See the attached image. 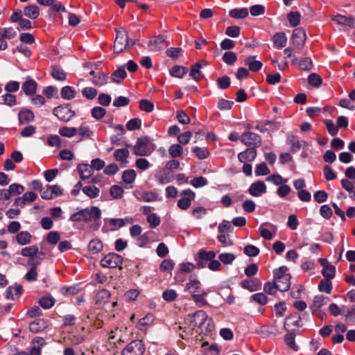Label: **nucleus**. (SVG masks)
I'll list each match as a JSON object with an SVG mask.
<instances>
[{"instance_id": "1", "label": "nucleus", "mask_w": 355, "mask_h": 355, "mask_svg": "<svg viewBox=\"0 0 355 355\" xmlns=\"http://www.w3.org/2000/svg\"><path fill=\"white\" fill-rule=\"evenodd\" d=\"M184 326H179L180 329H182V333L180 334L182 339L187 340L193 335L196 327L200 329L201 332L211 331L213 329L212 320L205 311L199 310L193 314H189L184 320Z\"/></svg>"}, {"instance_id": "2", "label": "nucleus", "mask_w": 355, "mask_h": 355, "mask_svg": "<svg viewBox=\"0 0 355 355\" xmlns=\"http://www.w3.org/2000/svg\"><path fill=\"white\" fill-rule=\"evenodd\" d=\"M116 35L114 42V52L119 54L131 48L135 42L129 40L128 33L123 28L116 30Z\"/></svg>"}, {"instance_id": "3", "label": "nucleus", "mask_w": 355, "mask_h": 355, "mask_svg": "<svg viewBox=\"0 0 355 355\" xmlns=\"http://www.w3.org/2000/svg\"><path fill=\"white\" fill-rule=\"evenodd\" d=\"M288 268L286 266H281L274 270V282L277 285L278 291L285 292L291 286V275L286 273Z\"/></svg>"}, {"instance_id": "4", "label": "nucleus", "mask_w": 355, "mask_h": 355, "mask_svg": "<svg viewBox=\"0 0 355 355\" xmlns=\"http://www.w3.org/2000/svg\"><path fill=\"white\" fill-rule=\"evenodd\" d=\"M155 144L147 137L138 138L136 144L133 146V153L137 156H147L150 155L155 149Z\"/></svg>"}, {"instance_id": "5", "label": "nucleus", "mask_w": 355, "mask_h": 355, "mask_svg": "<svg viewBox=\"0 0 355 355\" xmlns=\"http://www.w3.org/2000/svg\"><path fill=\"white\" fill-rule=\"evenodd\" d=\"M101 217V211L98 207H92L90 209H84L71 215L72 221L83 220L89 222Z\"/></svg>"}, {"instance_id": "6", "label": "nucleus", "mask_w": 355, "mask_h": 355, "mask_svg": "<svg viewBox=\"0 0 355 355\" xmlns=\"http://www.w3.org/2000/svg\"><path fill=\"white\" fill-rule=\"evenodd\" d=\"M145 345L141 340H135L128 344L122 350L121 355H143Z\"/></svg>"}, {"instance_id": "7", "label": "nucleus", "mask_w": 355, "mask_h": 355, "mask_svg": "<svg viewBox=\"0 0 355 355\" xmlns=\"http://www.w3.org/2000/svg\"><path fill=\"white\" fill-rule=\"evenodd\" d=\"M195 193L191 189H185L180 193V199L178 201V207L182 210L188 209L194 200Z\"/></svg>"}, {"instance_id": "8", "label": "nucleus", "mask_w": 355, "mask_h": 355, "mask_svg": "<svg viewBox=\"0 0 355 355\" xmlns=\"http://www.w3.org/2000/svg\"><path fill=\"white\" fill-rule=\"evenodd\" d=\"M123 261V258L116 253H110L105 256L101 261V265L104 268H114L119 267Z\"/></svg>"}, {"instance_id": "9", "label": "nucleus", "mask_w": 355, "mask_h": 355, "mask_svg": "<svg viewBox=\"0 0 355 355\" xmlns=\"http://www.w3.org/2000/svg\"><path fill=\"white\" fill-rule=\"evenodd\" d=\"M169 42L163 35L154 37L148 42V46L151 51H157L166 49Z\"/></svg>"}, {"instance_id": "10", "label": "nucleus", "mask_w": 355, "mask_h": 355, "mask_svg": "<svg viewBox=\"0 0 355 355\" xmlns=\"http://www.w3.org/2000/svg\"><path fill=\"white\" fill-rule=\"evenodd\" d=\"M53 114L60 120L63 121H69L75 114L74 112L67 106H58L55 107L53 110Z\"/></svg>"}, {"instance_id": "11", "label": "nucleus", "mask_w": 355, "mask_h": 355, "mask_svg": "<svg viewBox=\"0 0 355 355\" xmlns=\"http://www.w3.org/2000/svg\"><path fill=\"white\" fill-rule=\"evenodd\" d=\"M306 40V33L302 28H298L293 31L291 40L295 46L301 48L304 44Z\"/></svg>"}, {"instance_id": "12", "label": "nucleus", "mask_w": 355, "mask_h": 355, "mask_svg": "<svg viewBox=\"0 0 355 355\" xmlns=\"http://www.w3.org/2000/svg\"><path fill=\"white\" fill-rule=\"evenodd\" d=\"M62 189L58 185H48L43 191H41V197L43 199L50 200L56 196L62 195Z\"/></svg>"}, {"instance_id": "13", "label": "nucleus", "mask_w": 355, "mask_h": 355, "mask_svg": "<svg viewBox=\"0 0 355 355\" xmlns=\"http://www.w3.org/2000/svg\"><path fill=\"white\" fill-rule=\"evenodd\" d=\"M241 141L248 146H258L261 144L260 137L254 132H246L242 135L241 137Z\"/></svg>"}, {"instance_id": "14", "label": "nucleus", "mask_w": 355, "mask_h": 355, "mask_svg": "<svg viewBox=\"0 0 355 355\" xmlns=\"http://www.w3.org/2000/svg\"><path fill=\"white\" fill-rule=\"evenodd\" d=\"M27 264L31 266L30 270L26 274L25 279L28 282H33L37 279V267L40 264V261L35 259H29Z\"/></svg>"}, {"instance_id": "15", "label": "nucleus", "mask_w": 355, "mask_h": 355, "mask_svg": "<svg viewBox=\"0 0 355 355\" xmlns=\"http://www.w3.org/2000/svg\"><path fill=\"white\" fill-rule=\"evenodd\" d=\"M154 315L151 313L146 314L144 318L139 319L137 327L141 331H146L154 323Z\"/></svg>"}, {"instance_id": "16", "label": "nucleus", "mask_w": 355, "mask_h": 355, "mask_svg": "<svg viewBox=\"0 0 355 355\" xmlns=\"http://www.w3.org/2000/svg\"><path fill=\"white\" fill-rule=\"evenodd\" d=\"M37 87V83L31 77H27L21 87L26 95L31 96L35 93Z\"/></svg>"}, {"instance_id": "17", "label": "nucleus", "mask_w": 355, "mask_h": 355, "mask_svg": "<svg viewBox=\"0 0 355 355\" xmlns=\"http://www.w3.org/2000/svg\"><path fill=\"white\" fill-rule=\"evenodd\" d=\"M266 186L262 181H257L251 184L249 189V193L253 196H259L266 193Z\"/></svg>"}, {"instance_id": "18", "label": "nucleus", "mask_w": 355, "mask_h": 355, "mask_svg": "<svg viewBox=\"0 0 355 355\" xmlns=\"http://www.w3.org/2000/svg\"><path fill=\"white\" fill-rule=\"evenodd\" d=\"M274 47L282 49L286 46L287 43V37L284 32H277L272 37Z\"/></svg>"}, {"instance_id": "19", "label": "nucleus", "mask_w": 355, "mask_h": 355, "mask_svg": "<svg viewBox=\"0 0 355 355\" xmlns=\"http://www.w3.org/2000/svg\"><path fill=\"white\" fill-rule=\"evenodd\" d=\"M245 64L249 67V70L254 72L259 71L263 66L261 61L256 60L255 55L247 57L245 60Z\"/></svg>"}, {"instance_id": "20", "label": "nucleus", "mask_w": 355, "mask_h": 355, "mask_svg": "<svg viewBox=\"0 0 355 355\" xmlns=\"http://www.w3.org/2000/svg\"><path fill=\"white\" fill-rule=\"evenodd\" d=\"M257 156V151L254 148H248L241 153L238 155V159L241 162H252Z\"/></svg>"}, {"instance_id": "21", "label": "nucleus", "mask_w": 355, "mask_h": 355, "mask_svg": "<svg viewBox=\"0 0 355 355\" xmlns=\"http://www.w3.org/2000/svg\"><path fill=\"white\" fill-rule=\"evenodd\" d=\"M37 3L44 6H51L57 12L65 10V8L58 0H37Z\"/></svg>"}, {"instance_id": "22", "label": "nucleus", "mask_w": 355, "mask_h": 355, "mask_svg": "<svg viewBox=\"0 0 355 355\" xmlns=\"http://www.w3.org/2000/svg\"><path fill=\"white\" fill-rule=\"evenodd\" d=\"M77 170L82 180L89 178L93 173L92 166L87 164H79Z\"/></svg>"}, {"instance_id": "23", "label": "nucleus", "mask_w": 355, "mask_h": 355, "mask_svg": "<svg viewBox=\"0 0 355 355\" xmlns=\"http://www.w3.org/2000/svg\"><path fill=\"white\" fill-rule=\"evenodd\" d=\"M45 344L44 338L36 337L32 340V347L28 355H40L41 347Z\"/></svg>"}, {"instance_id": "24", "label": "nucleus", "mask_w": 355, "mask_h": 355, "mask_svg": "<svg viewBox=\"0 0 355 355\" xmlns=\"http://www.w3.org/2000/svg\"><path fill=\"white\" fill-rule=\"evenodd\" d=\"M110 293L105 289L100 290L96 295V304L100 306L104 305L109 302Z\"/></svg>"}, {"instance_id": "25", "label": "nucleus", "mask_w": 355, "mask_h": 355, "mask_svg": "<svg viewBox=\"0 0 355 355\" xmlns=\"http://www.w3.org/2000/svg\"><path fill=\"white\" fill-rule=\"evenodd\" d=\"M319 262L322 266V274L324 277H333V266L326 259H319Z\"/></svg>"}, {"instance_id": "26", "label": "nucleus", "mask_w": 355, "mask_h": 355, "mask_svg": "<svg viewBox=\"0 0 355 355\" xmlns=\"http://www.w3.org/2000/svg\"><path fill=\"white\" fill-rule=\"evenodd\" d=\"M47 327L46 322L41 318H38L33 321L29 324V329L33 333H38L44 329H46Z\"/></svg>"}, {"instance_id": "27", "label": "nucleus", "mask_w": 355, "mask_h": 355, "mask_svg": "<svg viewBox=\"0 0 355 355\" xmlns=\"http://www.w3.org/2000/svg\"><path fill=\"white\" fill-rule=\"evenodd\" d=\"M24 14L31 19H35L40 15V8L36 5H28L24 8Z\"/></svg>"}, {"instance_id": "28", "label": "nucleus", "mask_w": 355, "mask_h": 355, "mask_svg": "<svg viewBox=\"0 0 355 355\" xmlns=\"http://www.w3.org/2000/svg\"><path fill=\"white\" fill-rule=\"evenodd\" d=\"M200 282L192 276L189 277V282L187 283L185 289L190 293L196 294L197 292H200Z\"/></svg>"}, {"instance_id": "29", "label": "nucleus", "mask_w": 355, "mask_h": 355, "mask_svg": "<svg viewBox=\"0 0 355 355\" xmlns=\"http://www.w3.org/2000/svg\"><path fill=\"white\" fill-rule=\"evenodd\" d=\"M19 123L26 124L34 119V114L29 110H22L18 113Z\"/></svg>"}, {"instance_id": "30", "label": "nucleus", "mask_w": 355, "mask_h": 355, "mask_svg": "<svg viewBox=\"0 0 355 355\" xmlns=\"http://www.w3.org/2000/svg\"><path fill=\"white\" fill-rule=\"evenodd\" d=\"M32 235L27 231H22L16 235V241L21 245L29 244L31 242Z\"/></svg>"}, {"instance_id": "31", "label": "nucleus", "mask_w": 355, "mask_h": 355, "mask_svg": "<svg viewBox=\"0 0 355 355\" xmlns=\"http://www.w3.org/2000/svg\"><path fill=\"white\" fill-rule=\"evenodd\" d=\"M22 288L20 286H10L6 290V298L14 300L21 294Z\"/></svg>"}, {"instance_id": "32", "label": "nucleus", "mask_w": 355, "mask_h": 355, "mask_svg": "<svg viewBox=\"0 0 355 355\" xmlns=\"http://www.w3.org/2000/svg\"><path fill=\"white\" fill-rule=\"evenodd\" d=\"M334 21H336L339 24L345 25L349 27L355 26V19L352 17H347L341 15H337L334 16Z\"/></svg>"}, {"instance_id": "33", "label": "nucleus", "mask_w": 355, "mask_h": 355, "mask_svg": "<svg viewBox=\"0 0 355 355\" xmlns=\"http://www.w3.org/2000/svg\"><path fill=\"white\" fill-rule=\"evenodd\" d=\"M346 330L347 326L345 324L339 323L335 326L336 334L334 335V343H341L344 340V336L342 334L345 332Z\"/></svg>"}, {"instance_id": "34", "label": "nucleus", "mask_w": 355, "mask_h": 355, "mask_svg": "<svg viewBox=\"0 0 355 355\" xmlns=\"http://www.w3.org/2000/svg\"><path fill=\"white\" fill-rule=\"evenodd\" d=\"M37 198V195L32 192V191H28L26 192L22 197L18 198L15 200V203L17 205H24L27 202H33Z\"/></svg>"}, {"instance_id": "35", "label": "nucleus", "mask_w": 355, "mask_h": 355, "mask_svg": "<svg viewBox=\"0 0 355 355\" xmlns=\"http://www.w3.org/2000/svg\"><path fill=\"white\" fill-rule=\"evenodd\" d=\"M129 156V150L126 148H120L116 150L114 153L115 159L121 164H126L128 162L127 158Z\"/></svg>"}, {"instance_id": "36", "label": "nucleus", "mask_w": 355, "mask_h": 355, "mask_svg": "<svg viewBox=\"0 0 355 355\" xmlns=\"http://www.w3.org/2000/svg\"><path fill=\"white\" fill-rule=\"evenodd\" d=\"M103 248L102 242L97 239L91 240L88 245V250L93 254L99 253Z\"/></svg>"}, {"instance_id": "37", "label": "nucleus", "mask_w": 355, "mask_h": 355, "mask_svg": "<svg viewBox=\"0 0 355 355\" xmlns=\"http://www.w3.org/2000/svg\"><path fill=\"white\" fill-rule=\"evenodd\" d=\"M207 295V292L202 290L200 291L199 294H193L192 299L199 307H202L207 305V302L205 299Z\"/></svg>"}, {"instance_id": "38", "label": "nucleus", "mask_w": 355, "mask_h": 355, "mask_svg": "<svg viewBox=\"0 0 355 355\" xmlns=\"http://www.w3.org/2000/svg\"><path fill=\"white\" fill-rule=\"evenodd\" d=\"M127 76L126 71L123 67L118 68L114 71L111 76V79L113 82L119 83Z\"/></svg>"}, {"instance_id": "39", "label": "nucleus", "mask_w": 355, "mask_h": 355, "mask_svg": "<svg viewBox=\"0 0 355 355\" xmlns=\"http://www.w3.org/2000/svg\"><path fill=\"white\" fill-rule=\"evenodd\" d=\"M39 249L35 245L25 247L21 249V254L29 259H35L34 257L38 253Z\"/></svg>"}, {"instance_id": "40", "label": "nucleus", "mask_w": 355, "mask_h": 355, "mask_svg": "<svg viewBox=\"0 0 355 355\" xmlns=\"http://www.w3.org/2000/svg\"><path fill=\"white\" fill-rule=\"evenodd\" d=\"M168 153L173 158L180 157L183 155V148L180 144H172L168 148Z\"/></svg>"}, {"instance_id": "41", "label": "nucleus", "mask_w": 355, "mask_h": 355, "mask_svg": "<svg viewBox=\"0 0 355 355\" xmlns=\"http://www.w3.org/2000/svg\"><path fill=\"white\" fill-rule=\"evenodd\" d=\"M318 289L320 292L330 293L332 289L331 279L324 277L321 280L318 285Z\"/></svg>"}, {"instance_id": "42", "label": "nucleus", "mask_w": 355, "mask_h": 355, "mask_svg": "<svg viewBox=\"0 0 355 355\" xmlns=\"http://www.w3.org/2000/svg\"><path fill=\"white\" fill-rule=\"evenodd\" d=\"M191 151L195 153L196 157L200 159H204L208 157L209 152L206 148H201L198 146H193L191 148Z\"/></svg>"}, {"instance_id": "43", "label": "nucleus", "mask_w": 355, "mask_h": 355, "mask_svg": "<svg viewBox=\"0 0 355 355\" xmlns=\"http://www.w3.org/2000/svg\"><path fill=\"white\" fill-rule=\"evenodd\" d=\"M83 193L90 198H95L99 196L100 190L95 186H85L83 188Z\"/></svg>"}, {"instance_id": "44", "label": "nucleus", "mask_w": 355, "mask_h": 355, "mask_svg": "<svg viewBox=\"0 0 355 355\" xmlns=\"http://www.w3.org/2000/svg\"><path fill=\"white\" fill-rule=\"evenodd\" d=\"M248 15V10L247 8L233 9L230 12V16L234 19H243Z\"/></svg>"}, {"instance_id": "45", "label": "nucleus", "mask_w": 355, "mask_h": 355, "mask_svg": "<svg viewBox=\"0 0 355 355\" xmlns=\"http://www.w3.org/2000/svg\"><path fill=\"white\" fill-rule=\"evenodd\" d=\"M187 72V69L182 66H174L170 70V73L172 76L181 78Z\"/></svg>"}, {"instance_id": "46", "label": "nucleus", "mask_w": 355, "mask_h": 355, "mask_svg": "<svg viewBox=\"0 0 355 355\" xmlns=\"http://www.w3.org/2000/svg\"><path fill=\"white\" fill-rule=\"evenodd\" d=\"M77 130L79 135L83 138L90 139L94 135V132L90 127L85 124H82Z\"/></svg>"}, {"instance_id": "47", "label": "nucleus", "mask_w": 355, "mask_h": 355, "mask_svg": "<svg viewBox=\"0 0 355 355\" xmlns=\"http://www.w3.org/2000/svg\"><path fill=\"white\" fill-rule=\"evenodd\" d=\"M108 223L111 226L120 228V227H123L126 224V223H131L132 219L130 218H126L125 219H123V218H110V219H109Z\"/></svg>"}, {"instance_id": "48", "label": "nucleus", "mask_w": 355, "mask_h": 355, "mask_svg": "<svg viewBox=\"0 0 355 355\" xmlns=\"http://www.w3.org/2000/svg\"><path fill=\"white\" fill-rule=\"evenodd\" d=\"M200 68H201V64H200V62L195 64L191 68L190 76L195 80L198 81L203 77L202 72L200 71Z\"/></svg>"}, {"instance_id": "49", "label": "nucleus", "mask_w": 355, "mask_h": 355, "mask_svg": "<svg viewBox=\"0 0 355 355\" xmlns=\"http://www.w3.org/2000/svg\"><path fill=\"white\" fill-rule=\"evenodd\" d=\"M136 178V173L133 169H128L123 173L122 179L125 184L132 183Z\"/></svg>"}, {"instance_id": "50", "label": "nucleus", "mask_w": 355, "mask_h": 355, "mask_svg": "<svg viewBox=\"0 0 355 355\" xmlns=\"http://www.w3.org/2000/svg\"><path fill=\"white\" fill-rule=\"evenodd\" d=\"M108 80V77L102 72H98L96 76L93 78L92 83L96 86H103L104 85Z\"/></svg>"}, {"instance_id": "51", "label": "nucleus", "mask_w": 355, "mask_h": 355, "mask_svg": "<svg viewBox=\"0 0 355 355\" xmlns=\"http://www.w3.org/2000/svg\"><path fill=\"white\" fill-rule=\"evenodd\" d=\"M78 132V130L73 127H62L59 130V134L63 137H72Z\"/></svg>"}, {"instance_id": "52", "label": "nucleus", "mask_w": 355, "mask_h": 355, "mask_svg": "<svg viewBox=\"0 0 355 355\" xmlns=\"http://www.w3.org/2000/svg\"><path fill=\"white\" fill-rule=\"evenodd\" d=\"M138 199L140 201L154 202L157 199V194L153 191H144Z\"/></svg>"}, {"instance_id": "53", "label": "nucleus", "mask_w": 355, "mask_h": 355, "mask_svg": "<svg viewBox=\"0 0 355 355\" xmlns=\"http://www.w3.org/2000/svg\"><path fill=\"white\" fill-rule=\"evenodd\" d=\"M223 60L227 64L232 65L237 60V55L232 51H227L223 55Z\"/></svg>"}, {"instance_id": "54", "label": "nucleus", "mask_w": 355, "mask_h": 355, "mask_svg": "<svg viewBox=\"0 0 355 355\" xmlns=\"http://www.w3.org/2000/svg\"><path fill=\"white\" fill-rule=\"evenodd\" d=\"M76 92L69 86H65L61 89V96L67 100L72 99L75 97Z\"/></svg>"}, {"instance_id": "55", "label": "nucleus", "mask_w": 355, "mask_h": 355, "mask_svg": "<svg viewBox=\"0 0 355 355\" xmlns=\"http://www.w3.org/2000/svg\"><path fill=\"white\" fill-rule=\"evenodd\" d=\"M329 301V299L323 295H318L315 296L313 299V307L316 309L320 308L322 305L326 304Z\"/></svg>"}, {"instance_id": "56", "label": "nucleus", "mask_w": 355, "mask_h": 355, "mask_svg": "<svg viewBox=\"0 0 355 355\" xmlns=\"http://www.w3.org/2000/svg\"><path fill=\"white\" fill-rule=\"evenodd\" d=\"M288 20L291 26H296L300 22V14L298 12H290L288 15Z\"/></svg>"}, {"instance_id": "57", "label": "nucleus", "mask_w": 355, "mask_h": 355, "mask_svg": "<svg viewBox=\"0 0 355 355\" xmlns=\"http://www.w3.org/2000/svg\"><path fill=\"white\" fill-rule=\"evenodd\" d=\"M16 35V32L12 28H4L0 29V37L4 39H12Z\"/></svg>"}, {"instance_id": "58", "label": "nucleus", "mask_w": 355, "mask_h": 355, "mask_svg": "<svg viewBox=\"0 0 355 355\" xmlns=\"http://www.w3.org/2000/svg\"><path fill=\"white\" fill-rule=\"evenodd\" d=\"M236 257L234 254L232 253H222L218 256L219 260L224 264H230L232 263Z\"/></svg>"}, {"instance_id": "59", "label": "nucleus", "mask_w": 355, "mask_h": 355, "mask_svg": "<svg viewBox=\"0 0 355 355\" xmlns=\"http://www.w3.org/2000/svg\"><path fill=\"white\" fill-rule=\"evenodd\" d=\"M139 107L143 111L151 112L154 110V105L152 102L148 100L142 99L139 101Z\"/></svg>"}, {"instance_id": "60", "label": "nucleus", "mask_w": 355, "mask_h": 355, "mask_svg": "<svg viewBox=\"0 0 355 355\" xmlns=\"http://www.w3.org/2000/svg\"><path fill=\"white\" fill-rule=\"evenodd\" d=\"M287 142L291 145V150L293 153L297 151L300 148L299 140L294 136L288 137Z\"/></svg>"}, {"instance_id": "61", "label": "nucleus", "mask_w": 355, "mask_h": 355, "mask_svg": "<svg viewBox=\"0 0 355 355\" xmlns=\"http://www.w3.org/2000/svg\"><path fill=\"white\" fill-rule=\"evenodd\" d=\"M98 94L97 90L93 87H85L82 90V94L87 99H94Z\"/></svg>"}, {"instance_id": "62", "label": "nucleus", "mask_w": 355, "mask_h": 355, "mask_svg": "<svg viewBox=\"0 0 355 355\" xmlns=\"http://www.w3.org/2000/svg\"><path fill=\"white\" fill-rule=\"evenodd\" d=\"M12 196L21 194L24 191V187L19 184H12L8 187Z\"/></svg>"}, {"instance_id": "63", "label": "nucleus", "mask_w": 355, "mask_h": 355, "mask_svg": "<svg viewBox=\"0 0 355 355\" xmlns=\"http://www.w3.org/2000/svg\"><path fill=\"white\" fill-rule=\"evenodd\" d=\"M52 76L58 80H64L66 79V74L64 71L60 67H55L52 71Z\"/></svg>"}, {"instance_id": "64", "label": "nucleus", "mask_w": 355, "mask_h": 355, "mask_svg": "<svg viewBox=\"0 0 355 355\" xmlns=\"http://www.w3.org/2000/svg\"><path fill=\"white\" fill-rule=\"evenodd\" d=\"M105 114H106V110L101 107H98V106L94 107L92 110V116L97 120L102 119L105 116Z\"/></svg>"}]
</instances>
